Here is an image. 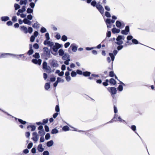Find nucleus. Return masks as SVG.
<instances>
[{"label": "nucleus", "instance_id": "f257e3e1", "mask_svg": "<svg viewBox=\"0 0 155 155\" xmlns=\"http://www.w3.org/2000/svg\"><path fill=\"white\" fill-rule=\"evenodd\" d=\"M43 51L41 55V57L42 58L45 60H47L50 58L51 49L49 50L48 47H44L43 48Z\"/></svg>", "mask_w": 155, "mask_h": 155}, {"label": "nucleus", "instance_id": "f03ea898", "mask_svg": "<svg viewBox=\"0 0 155 155\" xmlns=\"http://www.w3.org/2000/svg\"><path fill=\"white\" fill-rule=\"evenodd\" d=\"M20 30L23 32L25 34H27L28 32L29 34H31L33 31V30L32 27H29L27 29V27L24 26H21L20 27Z\"/></svg>", "mask_w": 155, "mask_h": 155}, {"label": "nucleus", "instance_id": "7ed1b4c3", "mask_svg": "<svg viewBox=\"0 0 155 155\" xmlns=\"http://www.w3.org/2000/svg\"><path fill=\"white\" fill-rule=\"evenodd\" d=\"M50 62V65L52 68H56L58 67V64L56 60L54 59L50 60H49Z\"/></svg>", "mask_w": 155, "mask_h": 155}, {"label": "nucleus", "instance_id": "20e7f679", "mask_svg": "<svg viewBox=\"0 0 155 155\" xmlns=\"http://www.w3.org/2000/svg\"><path fill=\"white\" fill-rule=\"evenodd\" d=\"M130 128H131V129L134 131L135 132V133L137 134V135L139 137H140V138L141 139V140L142 141V142L143 143L144 145V146L146 148L147 152H148V150H147V145H146V144H145V143L143 141V140H142V139L141 137L138 134L135 132V131H136V126L135 125H132L131 126Z\"/></svg>", "mask_w": 155, "mask_h": 155}, {"label": "nucleus", "instance_id": "39448f33", "mask_svg": "<svg viewBox=\"0 0 155 155\" xmlns=\"http://www.w3.org/2000/svg\"><path fill=\"white\" fill-rule=\"evenodd\" d=\"M96 8L101 14L102 15L104 13V8L101 5L98 4H97V5L96 6Z\"/></svg>", "mask_w": 155, "mask_h": 155}, {"label": "nucleus", "instance_id": "423d86ee", "mask_svg": "<svg viewBox=\"0 0 155 155\" xmlns=\"http://www.w3.org/2000/svg\"><path fill=\"white\" fill-rule=\"evenodd\" d=\"M130 31V28L128 25H127L125 27V30H122L121 33L122 34L127 35L128 34Z\"/></svg>", "mask_w": 155, "mask_h": 155}, {"label": "nucleus", "instance_id": "0eeeda50", "mask_svg": "<svg viewBox=\"0 0 155 155\" xmlns=\"http://www.w3.org/2000/svg\"><path fill=\"white\" fill-rule=\"evenodd\" d=\"M31 61L33 63L35 64H38L39 65H41V59H38L37 60L36 59H33Z\"/></svg>", "mask_w": 155, "mask_h": 155}, {"label": "nucleus", "instance_id": "6e6552de", "mask_svg": "<svg viewBox=\"0 0 155 155\" xmlns=\"http://www.w3.org/2000/svg\"><path fill=\"white\" fill-rule=\"evenodd\" d=\"M32 135L34 137L32 138V139L35 142L37 141L38 139L37 133L34 132L32 133Z\"/></svg>", "mask_w": 155, "mask_h": 155}, {"label": "nucleus", "instance_id": "1a4fd4ad", "mask_svg": "<svg viewBox=\"0 0 155 155\" xmlns=\"http://www.w3.org/2000/svg\"><path fill=\"white\" fill-rule=\"evenodd\" d=\"M29 50L27 52V54L29 55H31L34 52V51L32 49V46L31 44L29 45Z\"/></svg>", "mask_w": 155, "mask_h": 155}, {"label": "nucleus", "instance_id": "9d476101", "mask_svg": "<svg viewBox=\"0 0 155 155\" xmlns=\"http://www.w3.org/2000/svg\"><path fill=\"white\" fill-rule=\"evenodd\" d=\"M15 55V54H10V53H3L2 54L0 55L1 58H4L7 57L8 56H12Z\"/></svg>", "mask_w": 155, "mask_h": 155}, {"label": "nucleus", "instance_id": "9b49d317", "mask_svg": "<svg viewBox=\"0 0 155 155\" xmlns=\"http://www.w3.org/2000/svg\"><path fill=\"white\" fill-rule=\"evenodd\" d=\"M71 48V50L72 51L74 52H75L78 49V47L75 46V44H72L71 45L70 48Z\"/></svg>", "mask_w": 155, "mask_h": 155}, {"label": "nucleus", "instance_id": "f8f14e48", "mask_svg": "<svg viewBox=\"0 0 155 155\" xmlns=\"http://www.w3.org/2000/svg\"><path fill=\"white\" fill-rule=\"evenodd\" d=\"M110 92L112 94L114 95L117 93V90L115 87H110Z\"/></svg>", "mask_w": 155, "mask_h": 155}, {"label": "nucleus", "instance_id": "ddd939ff", "mask_svg": "<svg viewBox=\"0 0 155 155\" xmlns=\"http://www.w3.org/2000/svg\"><path fill=\"white\" fill-rule=\"evenodd\" d=\"M105 22L107 24H111L114 23L115 20L113 19H111L110 18H107L105 20Z\"/></svg>", "mask_w": 155, "mask_h": 155}, {"label": "nucleus", "instance_id": "4468645a", "mask_svg": "<svg viewBox=\"0 0 155 155\" xmlns=\"http://www.w3.org/2000/svg\"><path fill=\"white\" fill-rule=\"evenodd\" d=\"M37 149L39 152H42L44 151V149L42 147V144H40L38 145Z\"/></svg>", "mask_w": 155, "mask_h": 155}, {"label": "nucleus", "instance_id": "2eb2a0df", "mask_svg": "<svg viewBox=\"0 0 155 155\" xmlns=\"http://www.w3.org/2000/svg\"><path fill=\"white\" fill-rule=\"evenodd\" d=\"M116 40L117 41L115 42V43L118 45H120L123 43V41L118 37L116 38Z\"/></svg>", "mask_w": 155, "mask_h": 155}, {"label": "nucleus", "instance_id": "dca6fc26", "mask_svg": "<svg viewBox=\"0 0 155 155\" xmlns=\"http://www.w3.org/2000/svg\"><path fill=\"white\" fill-rule=\"evenodd\" d=\"M120 31V29H117L116 28H114L112 29V31L114 34L119 33Z\"/></svg>", "mask_w": 155, "mask_h": 155}, {"label": "nucleus", "instance_id": "f3484780", "mask_svg": "<svg viewBox=\"0 0 155 155\" xmlns=\"http://www.w3.org/2000/svg\"><path fill=\"white\" fill-rule=\"evenodd\" d=\"M116 25L117 27L121 28V26L122 24L121 22L117 20L116 22Z\"/></svg>", "mask_w": 155, "mask_h": 155}, {"label": "nucleus", "instance_id": "a211bd4d", "mask_svg": "<svg viewBox=\"0 0 155 155\" xmlns=\"http://www.w3.org/2000/svg\"><path fill=\"white\" fill-rule=\"evenodd\" d=\"M30 128H31V131H33L35 130L36 129V127L34 125H29L27 126V129L29 130Z\"/></svg>", "mask_w": 155, "mask_h": 155}, {"label": "nucleus", "instance_id": "6ab92c4d", "mask_svg": "<svg viewBox=\"0 0 155 155\" xmlns=\"http://www.w3.org/2000/svg\"><path fill=\"white\" fill-rule=\"evenodd\" d=\"M118 115L116 114H114V116L113 118L110 120L108 123H111L113 122L114 121H117V117Z\"/></svg>", "mask_w": 155, "mask_h": 155}, {"label": "nucleus", "instance_id": "aec40b11", "mask_svg": "<svg viewBox=\"0 0 155 155\" xmlns=\"http://www.w3.org/2000/svg\"><path fill=\"white\" fill-rule=\"evenodd\" d=\"M70 55L66 53H65L62 56V58L64 60L69 59Z\"/></svg>", "mask_w": 155, "mask_h": 155}, {"label": "nucleus", "instance_id": "412c9836", "mask_svg": "<svg viewBox=\"0 0 155 155\" xmlns=\"http://www.w3.org/2000/svg\"><path fill=\"white\" fill-rule=\"evenodd\" d=\"M109 83L110 84L114 85L116 84L117 82L114 78H111L109 80Z\"/></svg>", "mask_w": 155, "mask_h": 155}, {"label": "nucleus", "instance_id": "4be33fe9", "mask_svg": "<svg viewBox=\"0 0 155 155\" xmlns=\"http://www.w3.org/2000/svg\"><path fill=\"white\" fill-rule=\"evenodd\" d=\"M9 19V18L8 16H2L1 17V20L2 21H6Z\"/></svg>", "mask_w": 155, "mask_h": 155}, {"label": "nucleus", "instance_id": "5701e85b", "mask_svg": "<svg viewBox=\"0 0 155 155\" xmlns=\"http://www.w3.org/2000/svg\"><path fill=\"white\" fill-rule=\"evenodd\" d=\"M54 144V142L52 140H51L47 143V146L48 147H50L52 146Z\"/></svg>", "mask_w": 155, "mask_h": 155}, {"label": "nucleus", "instance_id": "b1692460", "mask_svg": "<svg viewBox=\"0 0 155 155\" xmlns=\"http://www.w3.org/2000/svg\"><path fill=\"white\" fill-rule=\"evenodd\" d=\"M91 74V73L90 72L86 71L83 72V76L85 77H88L90 76Z\"/></svg>", "mask_w": 155, "mask_h": 155}, {"label": "nucleus", "instance_id": "393cba45", "mask_svg": "<svg viewBox=\"0 0 155 155\" xmlns=\"http://www.w3.org/2000/svg\"><path fill=\"white\" fill-rule=\"evenodd\" d=\"M132 43L134 44L137 45V44H140L143 45V44H142L140 43H139L137 39H136L135 38L133 39L132 40Z\"/></svg>", "mask_w": 155, "mask_h": 155}, {"label": "nucleus", "instance_id": "a878e982", "mask_svg": "<svg viewBox=\"0 0 155 155\" xmlns=\"http://www.w3.org/2000/svg\"><path fill=\"white\" fill-rule=\"evenodd\" d=\"M58 54L60 56H63L65 54L64 50L62 49H60L58 51Z\"/></svg>", "mask_w": 155, "mask_h": 155}, {"label": "nucleus", "instance_id": "bb28decb", "mask_svg": "<svg viewBox=\"0 0 155 155\" xmlns=\"http://www.w3.org/2000/svg\"><path fill=\"white\" fill-rule=\"evenodd\" d=\"M50 87V85L49 83H46L45 85V88L46 90H48Z\"/></svg>", "mask_w": 155, "mask_h": 155}, {"label": "nucleus", "instance_id": "cd10ccee", "mask_svg": "<svg viewBox=\"0 0 155 155\" xmlns=\"http://www.w3.org/2000/svg\"><path fill=\"white\" fill-rule=\"evenodd\" d=\"M38 134H40L41 136L44 137L45 134V133L44 130H39L38 131Z\"/></svg>", "mask_w": 155, "mask_h": 155}, {"label": "nucleus", "instance_id": "c85d7f7f", "mask_svg": "<svg viewBox=\"0 0 155 155\" xmlns=\"http://www.w3.org/2000/svg\"><path fill=\"white\" fill-rule=\"evenodd\" d=\"M44 69L46 70V72L47 73H50L51 72V69L49 66H48L46 68H45Z\"/></svg>", "mask_w": 155, "mask_h": 155}, {"label": "nucleus", "instance_id": "c756f323", "mask_svg": "<svg viewBox=\"0 0 155 155\" xmlns=\"http://www.w3.org/2000/svg\"><path fill=\"white\" fill-rule=\"evenodd\" d=\"M18 120L20 124L22 125H25L27 123L26 121L23 120L21 119H18Z\"/></svg>", "mask_w": 155, "mask_h": 155}, {"label": "nucleus", "instance_id": "7c9ffc66", "mask_svg": "<svg viewBox=\"0 0 155 155\" xmlns=\"http://www.w3.org/2000/svg\"><path fill=\"white\" fill-rule=\"evenodd\" d=\"M58 130L55 128L51 130V134H56L58 133Z\"/></svg>", "mask_w": 155, "mask_h": 155}, {"label": "nucleus", "instance_id": "2f4dec72", "mask_svg": "<svg viewBox=\"0 0 155 155\" xmlns=\"http://www.w3.org/2000/svg\"><path fill=\"white\" fill-rule=\"evenodd\" d=\"M33 57L36 59H38L40 56L38 53L36 52L35 54L33 55Z\"/></svg>", "mask_w": 155, "mask_h": 155}, {"label": "nucleus", "instance_id": "473e14b6", "mask_svg": "<svg viewBox=\"0 0 155 155\" xmlns=\"http://www.w3.org/2000/svg\"><path fill=\"white\" fill-rule=\"evenodd\" d=\"M40 24L38 23L37 21H36L35 23H34V25H32V27L35 28H39V25Z\"/></svg>", "mask_w": 155, "mask_h": 155}, {"label": "nucleus", "instance_id": "72a5a7b5", "mask_svg": "<svg viewBox=\"0 0 155 155\" xmlns=\"http://www.w3.org/2000/svg\"><path fill=\"white\" fill-rule=\"evenodd\" d=\"M27 0H21L20 1V5L24 4L25 5L27 4Z\"/></svg>", "mask_w": 155, "mask_h": 155}, {"label": "nucleus", "instance_id": "f704fd0d", "mask_svg": "<svg viewBox=\"0 0 155 155\" xmlns=\"http://www.w3.org/2000/svg\"><path fill=\"white\" fill-rule=\"evenodd\" d=\"M62 130L65 131H66L69 130V128L68 126H65L63 127Z\"/></svg>", "mask_w": 155, "mask_h": 155}, {"label": "nucleus", "instance_id": "c9c22d12", "mask_svg": "<svg viewBox=\"0 0 155 155\" xmlns=\"http://www.w3.org/2000/svg\"><path fill=\"white\" fill-rule=\"evenodd\" d=\"M55 45L57 47V48H58V49L63 46V45L62 44H59V43L57 42L55 43Z\"/></svg>", "mask_w": 155, "mask_h": 155}, {"label": "nucleus", "instance_id": "e433bc0d", "mask_svg": "<svg viewBox=\"0 0 155 155\" xmlns=\"http://www.w3.org/2000/svg\"><path fill=\"white\" fill-rule=\"evenodd\" d=\"M33 9H32L30 8H28L27 9L26 12L28 14H31L33 12Z\"/></svg>", "mask_w": 155, "mask_h": 155}, {"label": "nucleus", "instance_id": "4c0bfd02", "mask_svg": "<svg viewBox=\"0 0 155 155\" xmlns=\"http://www.w3.org/2000/svg\"><path fill=\"white\" fill-rule=\"evenodd\" d=\"M48 66L47 63L45 61L43 62L42 64V68L43 69H45Z\"/></svg>", "mask_w": 155, "mask_h": 155}, {"label": "nucleus", "instance_id": "58836bf2", "mask_svg": "<svg viewBox=\"0 0 155 155\" xmlns=\"http://www.w3.org/2000/svg\"><path fill=\"white\" fill-rule=\"evenodd\" d=\"M109 81L108 79H106L105 80V82H103L102 83L103 85L104 86H106L108 85V82Z\"/></svg>", "mask_w": 155, "mask_h": 155}, {"label": "nucleus", "instance_id": "ea45409f", "mask_svg": "<svg viewBox=\"0 0 155 155\" xmlns=\"http://www.w3.org/2000/svg\"><path fill=\"white\" fill-rule=\"evenodd\" d=\"M67 39V37L65 35H63L61 37V40L64 41H65Z\"/></svg>", "mask_w": 155, "mask_h": 155}, {"label": "nucleus", "instance_id": "a19ab883", "mask_svg": "<svg viewBox=\"0 0 155 155\" xmlns=\"http://www.w3.org/2000/svg\"><path fill=\"white\" fill-rule=\"evenodd\" d=\"M123 85H122L121 84H120L118 86V87L117 88V90L120 91H122L123 90Z\"/></svg>", "mask_w": 155, "mask_h": 155}, {"label": "nucleus", "instance_id": "79ce46f5", "mask_svg": "<svg viewBox=\"0 0 155 155\" xmlns=\"http://www.w3.org/2000/svg\"><path fill=\"white\" fill-rule=\"evenodd\" d=\"M51 48L52 49V50L54 52H57L58 50L55 45H53Z\"/></svg>", "mask_w": 155, "mask_h": 155}, {"label": "nucleus", "instance_id": "37998d69", "mask_svg": "<svg viewBox=\"0 0 155 155\" xmlns=\"http://www.w3.org/2000/svg\"><path fill=\"white\" fill-rule=\"evenodd\" d=\"M48 121V118H47L46 119H44L43 120L42 123V125H45L47 123Z\"/></svg>", "mask_w": 155, "mask_h": 155}, {"label": "nucleus", "instance_id": "c03bdc74", "mask_svg": "<svg viewBox=\"0 0 155 155\" xmlns=\"http://www.w3.org/2000/svg\"><path fill=\"white\" fill-rule=\"evenodd\" d=\"M25 6H23L22 7L21 9H19V12H21V13H22L23 12H25L26 10L25 9Z\"/></svg>", "mask_w": 155, "mask_h": 155}, {"label": "nucleus", "instance_id": "a18cd8bd", "mask_svg": "<svg viewBox=\"0 0 155 155\" xmlns=\"http://www.w3.org/2000/svg\"><path fill=\"white\" fill-rule=\"evenodd\" d=\"M14 7L15 10H16L20 8V6L18 4L15 3L14 4Z\"/></svg>", "mask_w": 155, "mask_h": 155}, {"label": "nucleus", "instance_id": "49530a36", "mask_svg": "<svg viewBox=\"0 0 155 155\" xmlns=\"http://www.w3.org/2000/svg\"><path fill=\"white\" fill-rule=\"evenodd\" d=\"M117 121H119L120 122H122L123 123H126V122L125 121V120H124L122 119L120 117H119L117 119Z\"/></svg>", "mask_w": 155, "mask_h": 155}, {"label": "nucleus", "instance_id": "de8ad7c7", "mask_svg": "<svg viewBox=\"0 0 155 155\" xmlns=\"http://www.w3.org/2000/svg\"><path fill=\"white\" fill-rule=\"evenodd\" d=\"M47 31L46 29L44 27H42L41 28L40 31L42 33H44L46 32Z\"/></svg>", "mask_w": 155, "mask_h": 155}, {"label": "nucleus", "instance_id": "09e8293b", "mask_svg": "<svg viewBox=\"0 0 155 155\" xmlns=\"http://www.w3.org/2000/svg\"><path fill=\"white\" fill-rule=\"evenodd\" d=\"M15 55H12L14 57H16L18 59L19 57L21 58L23 56V57H24V54H18L16 55V54H15Z\"/></svg>", "mask_w": 155, "mask_h": 155}, {"label": "nucleus", "instance_id": "8fccbe9b", "mask_svg": "<svg viewBox=\"0 0 155 155\" xmlns=\"http://www.w3.org/2000/svg\"><path fill=\"white\" fill-rule=\"evenodd\" d=\"M115 74L113 71H110L109 73V76L110 77H113Z\"/></svg>", "mask_w": 155, "mask_h": 155}, {"label": "nucleus", "instance_id": "3c124183", "mask_svg": "<svg viewBox=\"0 0 155 155\" xmlns=\"http://www.w3.org/2000/svg\"><path fill=\"white\" fill-rule=\"evenodd\" d=\"M105 16L107 18H109L111 17V15L110 13L107 11L105 12Z\"/></svg>", "mask_w": 155, "mask_h": 155}, {"label": "nucleus", "instance_id": "603ef678", "mask_svg": "<svg viewBox=\"0 0 155 155\" xmlns=\"http://www.w3.org/2000/svg\"><path fill=\"white\" fill-rule=\"evenodd\" d=\"M77 75V72H75L74 71H73L71 73V75L72 77H75Z\"/></svg>", "mask_w": 155, "mask_h": 155}, {"label": "nucleus", "instance_id": "864d4df0", "mask_svg": "<svg viewBox=\"0 0 155 155\" xmlns=\"http://www.w3.org/2000/svg\"><path fill=\"white\" fill-rule=\"evenodd\" d=\"M45 137L46 140H48L50 137V134L49 133L46 134L45 136Z\"/></svg>", "mask_w": 155, "mask_h": 155}, {"label": "nucleus", "instance_id": "5fc2aeb1", "mask_svg": "<svg viewBox=\"0 0 155 155\" xmlns=\"http://www.w3.org/2000/svg\"><path fill=\"white\" fill-rule=\"evenodd\" d=\"M48 45L49 46L51 47L50 49L51 50V48H52V46L54 45V43L53 42L49 41Z\"/></svg>", "mask_w": 155, "mask_h": 155}, {"label": "nucleus", "instance_id": "6e6d98bb", "mask_svg": "<svg viewBox=\"0 0 155 155\" xmlns=\"http://www.w3.org/2000/svg\"><path fill=\"white\" fill-rule=\"evenodd\" d=\"M91 5L93 7H96L97 5V2L95 1H92L91 3Z\"/></svg>", "mask_w": 155, "mask_h": 155}, {"label": "nucleus", "instance_id": "4d7b16f0", "mask_svg": "<svg viewBox=\"0 0 155 155\" xmlns=\"http://www.w3.org/2000/svg\"><path fill=\"white\" fill-rule=\"evenodd\" d=\"M27 19L29 20H31L32 19L33 16L31 14L28 15L27 16Z\"/></svg>", "mask_w": 155, "mask_h": 155}, {"label": "nucleus", "instance_id": "13d9d810", "mask_svg": "<svg viewBox=\"0 0 155 155\" xmlns=\"http://www.w3.org/2000/svg\"><path fill=\"white\" fill-rule=\"evenodd\" d=\"M33 46L34 48L36 49H38L39 47V45L37 43L34 44Z\"/></svg>", "mask_w": 155, "mask_h": 155}, {"label": "nucleus", "instance_id": "bf43d9fd", "mask_svg": "<svg viewBox=\"0 0 155 155\" xmlns=\"http://www.w3.org/2000/svg\"><path fill=\"white\" fill-rule=\"evenodd\" d=\"M33 146V143L32 142H30L28 143L27 146V148L28 149H31Z\"/></svg>", "mask_w": 155, "mask_h": 155}, {"label": "nucleus", "instance_id": "052dcab7", "mask_svg": "<svg viewBox=\"0 0 155 155\" xmlns=\"http://www.w3.org/2000/svg\"><path fill=\"white\" fill-rule=\"evenodd\" d=\"M55 110L57 112H59L60 111L59 107L58 105H56L55 107Z\"/></svg>", "mask_w": 155, "mask_h": 155}, {"label": "nucleus", "instance_id": "680f3d73", "mask_svg": "<svg viewBox=\"0 0 155 155\" xmlns=\"http://www.w3.org/2000/svg\"><path fill=\"white\" fill-rule=\"evenodd\" d=\"M114 112L115 113H116L117 112V107L114 104Z\"/></svg>", "mask_w": 155, "mask_h": 155}, {"label": "nucleus", "instance_id": "e2e57ef3", "mask_svg": "<svg viewBox=\"0 0 155 155\" xmlns=\"http://www.w3.org/2000/svg\"><path fill=\"white\" fill-rule=\"evenodd\" d=\"M77 73L79 75H82L83 74V72L80 70L78 69L76 71Z\"/></svg>", "mask_w": 155, "mask_h": 155}, {"label": "nucleus", "instance_id": "0e129e2a", "mask_svg": "<svg viewBox=\"0 0 155 155\" xmlns=\"http://www.w3.org/2000/svg\"><path fill=\"white\" fill-rule=\"evenodd\" d=\"M35 37L34 36L31 35L30 37V41L31 42H33L35 40Z\"/></svg>", "mask_w": 155, "mask_h": 155}, {"label": "nucleus", "instance_id": "69168bd1", "mask_svg": "<svg viewBox=\"0 0 155 155\" xmlns=\"http://www.w3.org/2000/svg\"><path fill=\"white\" fill-rule=\"evenodd\" d=\"M45 36L46 38V39L49 40L50 39V37H49V34L48 32L46 33L45 34Z\"/></svg>", "mask_w": 155, "mask_h": 155}, {"label": "nucleus", "instance_id": "338daca9", "mask_svg": "<svg viewBox=\"0 0 155 155\" xmlns=\"http://www.w3.org/2000/svg\"><path fill=\"white\" fill-rule=\"evenodd\" d=\"M133 38V37L131 35H128L127 38V39L128 41H130L132 40Z\"/></svg>", "mask_w": 155, "mask_h": 155}, {"label": "nucleus", "instance_id": "774afa93", "mask_svg": "<svg viewBox=\"0 0 155 155\" xmlns=\"http://www.w3.org/2000/svg\"><path fill=\"white\" fill-rule=\"evenodd\" d=\"M49 153L47 150H45L44 151L43 153V155H49Z\"/></svg>", "mask_w": 155, "mask_h": 155}]
</instances>
